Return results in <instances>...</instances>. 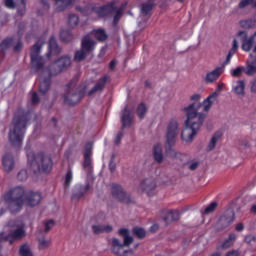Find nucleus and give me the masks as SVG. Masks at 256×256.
<instances>
[{"instance_id": "1", "label": "nucleus", "mask_w": 256, "mask_h": 256, "mask_svg": "<svg viewBox=\"0 0 256 256\" xmlns=\"http://www.w3.org/2000/svg\"><path fill=\"white\" fill-rule=\"evenodd\" d=\"M219 97V93L213 92L210 94L203 103L201 102H193L188 106L182 108L183 113L186 116V120L184 122V129L181 133L182 141L186 143H191L193 139H195V135L201 131V127L205 123V119H207V114L209 109L217 103V99ZM201 107H203V112H200Z\"/></svg>"}, {"instance_id": "2", "label": "nucleus", "mask_w": 256, "mask_h": 256, "mask_svg": "<svg viewBox=\"0 0 256 256\" xmlns=\"http://www.w3.org/2000/svg\"><path fill=\"white\" fill-rule=\"evenodd\" d=\"M41 51V46L35 44L31 50V64H32V72L38 73V75L42 76V80L40 82L39 91L42 95H45L49 89H51V77L54 75H49L47 72V68H45V60L40 57L39 53Z\"/></svg>"}, {"instance_id": "3", "label": "nucleus", "mask_w": 256, "mask_h": 256, "mask_svg": "<svg viewBox=\"0 0 256 256\" xmlns=\"http://www.w3.org/2000/svg\"><path fill=\"white\" fill-rule=\"evenodd\" d=\"M25 187L16 186L10 188L4 195L3 201L12 215H17L25 205Z\"/></svg>"}, {"instance_id": "4", "label": "nucleus", "mask_w": 256, "mask_h": 256, "mask_svg": "<svg viewBox=\"0 0 256 256\" xmlns=\"http://www.w3.org/2000/svg\"><path fill=\"white\" fill-rule=\"evenodd\" d=\"M27 121H29V117L25 114L15 116L12 120L9 132V142L13 147H21L23 137H25V131H27Z\"/></svg>"}, {"instance_id": "5", "label": "nucleus", "mask_w": 256, "mask_h": 256, "mask_svg": "<svg viewBox=\"0 0 256 256\" xmlns=\"http://www.w3.org/2000/svg\"><path fill=\"white\" fill-rule=\"evenodd\" d=\"M88 87L89 84L87 82L77 87V81H71L67 85L66 93L64 94V103L66 105H77L83 99Z\"/></svg>"}, {"instance_id": "6", "label": "nucleus", "mask_w": 256, "mask_h": 256, "mask_svg": "<svg viewBox=\"0 0 256 256\" xmlns=\"http://www.w3.org/2000/svg\"><path fill=\"white\" fill-rule=\"evenodd\" d=\"M28 160L30 161V169L33 173H41V171L47 173L51 171V167H53L51 156L43 152L29 156Z\"/></svg>"}, {"instance_id": "7", "label": "nucleus", "mask_w": 256, "mask_h": 256, "mask_svg": "<svg viewBox=\"0 0 256 256\" xmlns=\"http://www.w3.org/2000/svg\"><path fill=\"white\" fill-rule=\"evenodd\" d=\"M120 237H123L124 242L121 243V240L117 238H112L111 242V251L114 255L125 256L127 253H132L131 250H123V247H129L133 243V237L129 235V229L122 228L118 231Z\"/></svg>"}, {"instance_id": "8", "label": "nucleus", "mask_w": 256, "mask_h": 256, "mask_svg": "<svg viewBox=\"0 0 256 256\" xmlns=\"http://www.w3.org/2000/svg\"><path fill=\"white\" fill-rule=\"evenodd\" d=\"M7 226L13 230L10 231L8 237L5 238V241L9 238L14 239V241H22V239L27 237V230H25V222H23V220H10Z\"/></svg>"}, {"instance_id": "9", "label": "nucleus", "mask_w": 256, "mask_h": 256, "mask_svg": "<svg viewBox=\"0 0 256 256\" xmlns=\"http://www.w3.org/2000/svg\"><path fill=\"white\" fill-rule=\"evenodd\" d=\"M71 67V56H62L51 65L44 67L48 75H59Z\"/></svg>"}, {"instance_id": "10", "label": "nucleus", "mask_w": 256, "mask_h": 256, "mask_svg": "<svg viewBox=\"0 0 256 256\" xmlns=\"http://www.w3.org/2000/svg\"><path fill=\"white\" fill-rule=\"evenodd\" d=\"M179 131H181L179 128V122L175 119L170 120L167 125L165 134L164 143H166V147H175V144L177 143V137L179 136Z\"/></svg>"}, {"instance_id": "11", "label": "nucleus", "mask_w": 256, "mask_h": 256, "mask_svg": "<svg viewBox=\"0 0 256 256\" xmlns=\"http://www.w3.org/2000/svg\"><path fill=\"white\" fill-rule=\"evenodd\" d=\"M112 195L115 199H118L120 203H125L126 205H129L130 203H133V200H131V196L123 190V187L119 184H112Z\"/></svg>"}, {"instance_id": "12", "label": "nucleus", "mask_w": 256, "mask_h": 256, "mask_svg": "<svg viewBox=\"0 0 256 256\" xmlns=\"http://www.w3.org/2000/svg\"><path fill=\"white\" fill-rule=\"evenodd\" d=\"M235 221V212L233 209H228L225 211L224 215L220 217L217 227L221 231L223 229H227L231 223Z\"/></svg>"}, {"instance_id": "13", "label": "nucleus", "mask_w": 256, "mask_h": 256, "mask_svg": "<svg viewBox=\"0 0 256 256\" xmlns=\"http://www.w3.org/2000/svg\"><path fill=\"white\" fill-rule=\"evenodd\" d=\"M121 123H122V129H127V127H131L133 123V110L129 109V106H126L122 110Z\"/></svg>"}, {"instance_id": "14", "label": "nucleus", "mask_w": 256, "mask_h": 256, "mask_svg": "<svg viewBox=\"0 0 256 256\" xmlns=\"http://www.w3.org/2000/svg\"><path fill=\"white\" fill-rule=\"evenodd\" d=\"M236 37L240 39L242 43V49L243 51L249 52L251 49H253L252 42H251V36L249 37V34L247 31H239L236 34Z\"/></svg>"}, {"instance_id": "15", "label": "nucleus", "mask_w": 256, "mask_h": 256, "mask_svg": "<svg viewBox=\"0 0 256 256\" xmlns=\"http://www.w3.org/2000/svg\"><path fill=\"white\" fill-rule=\"evenodd\" d=\"M157 188V182L153 178H146L140 183L141 191H145L147 195H153V191Z\"/></svg>"}, {"instance_id": "16", "label": "nucleus", "mask_w": 256, "mask_h": 256, "mask_svg": "<svg viewBox=\"0 0 256 256\" xmlns=\"http://www.w3.org/2000/svg\"><path fill=\"white\" fill-rule=\"evenodd\" d=\"M225 71V66L220 65L216 67L214 70L208 72L205 76V81L206 83H215L217 79L221 77V74L224 73Z\"/></svg>"}, {"instance_id": "17", "label": "nucleus", "mask_w": 256, "mask_h": 256, "mask_svg": "<svg viewBox=\"0 0 256 256\" xmlns=\"http://www.w3.org/2000/svg\"><path fill=\"white\" fill-rule=\"evenodd\" d=\"M109 79V76L105 75L101 77L94 87L91 88V90L87 93L88 97H93L96 93H101L103 89H105V85H107V81Z\"/></svg>"}, {"instance_id": "18", "label": "nucleus", "mask_w": 256, "mask_h": 256, "mask_svg": "<svg viewBox=\"0 0 256 256\" xmlns=\"http://www.w3.org/2000/svg\"><path fill=\"white\" fill-rule=\"evenodd\" d=\"M41 199H43L41 193L30 191L25 196L24 202L26 201L27 205H29L30 207H35L39 205V203H41Z\"/></svg>"}, {"instance_id": "19", "label": "nucleus", "mask_w": 256, "mask_h": 256, "mask_svg": "<svg viewBox=\"0 0 256 256\" xmlns=\"http://www.w3.org/2000/svg\"><path fill=\"white\" fill-rule=\"evenodd\" d=\"M113 11H117V6H115V3L107 4L94 9V13H97L98 17H107V15H113Z\"/></svg>"}, {"instance_id": "20", "label": "nucleus", "mask_w": 256, "mask_h": 256, "mask_svg": "<svg viewBox=\"0 0 256 256\" xmlns=\"http://www.w3.org/2000/svg\"><path fill=\"white\" fill-rule=\"evenodd\" d=\"M2 165L5 173H11L15 169V158L11 153H7L2 158Z\"/></svg>"}, {"instance_id": "21", "label": "nucleus", "mask_w": 256, "mask_h": 256, "mask_svg": "<svg viewBox=\"0 0 256 256\" xmlns=\"http://www.w3.org/2000/svg\"><path fill=\"white\" fill-rule=\"evenodd\" d=\"M91 189V184L87 183L85 186H77L72 194L73 201H79L81 197H85L87 192Z\"/></svg>"}, {"instance_id": "22", "label": "nucleus", "mask_w": 256, "mask_h": 256, "mask_svg": "<svg viewBox=\"0 0 256 256\" xmlns=\"http://www.w3.org/2000/svg\"><path fill=\"white\" fill-rule=\"evenodd\" d=\"M96 42L91 38L90 35H86L82 39L81 49H83L86 53L90 54L93 49H95Z\"/></svg>"}, {"instance_id": "23", "label": "nucleus", "mask_w": 256, "mask_h": 256, "mask_svg": "<svg viewBox=\"0 0 256 256\" xmlns=\"http://www.w3.org/2000/svg\"><path fill=\"white\" fill-rule=\"evenodd\" d=\"M164 147L166 150V153L168 157H171V159H178L179 161L183 162L185 159H187V155L181 154L173 149V146L168 147L167 142H164Z\"/></svg>"}, {"instance_id": "24", "label": "nucleus", "mask_w": 256, "mask_h": 256, "mask_svg": "<svg viewBox=\"0 0 256 256\" xmlns=\"http://www.w3.org/2000/svg\"><path fill=\"white\" fill-rule=\"evenodd\" d=\"M179 219H181V216L179 215V211L170 210L165 214L163 221L165 222L166 225H171V223H177Z\"/></svg>"}, {"instance_id": "25", "label": "nucleus", "mask_w": 256, "mask_h": 256, "mask_svg": "<svg viewBox=\"0 0 256 256\" xmlns=\"http://www.w3.org/2000/svg\"><path fill=\"white\" fill-rule=\"evenodd\" d=\"M49 53H47V57L49 55H59L61 53V47L57 44V39L55 37H51L48 44Z\"/></svg>"}, {"instance_id": "26", "label": "nucleus", "mask_w": 256, "mask_h": 256, "mask_svg": "<svg viewBox=\"0 0 256 256\" xmlns=\"http://www.w3.org/2000/svg\"><path fill=\"white\" fill-rule=\"evenodd\" d=\"M92 231L94 235H101V233H111L113 231V226L111 225H92Z\"/></svg>"}, {"instance_id": "27", "label": "nucleus", "mask_w": 256, "mask_h": 256, "mask_svg": "<svg viewBox=\"0 0 256 256\" xmlns=\"http://www.w3.org/2000/svg\"><path fill=\"white\" fill-rule=\"evenodd\" d=\"M91 35H93L95 39H97V41H100V43H103L105 42L106 39H109V35H107V31H105V29L103 28L93 30L91 32Z\"/></svg>"}, {"instance_id": "28", "label": "nucleus", "mask_w": 256, "mask_h": 256, "mask_svg": "<svg viewBox=\"0 0 256 256\" xmlns=\"http://www.w3.org/2000/svg\"><path fill=\"white\" fill-rule=\"evenodd\" d=\"M148 1V3H143L141 5V15L147 16L150 15L151 11H153V7L155 6V0H142Z\"/></svg>"}, {"instance_id": "29", "label": "nucleus", "mask_w": 256, "mask_h": 256, "mask_svg": "<svg viewBox=\"0 0 256 256\" xmlns=\"http://www.w3.org/2000/svg\"><path fill=\"white\" fill-rule=\"evenodd\" d=\"M18 255L19 256H35L33 254V250L31 249V245H29V243L27 242L19 246Z\"/></svg>"}, {"instance_id": "30", "label": "nucleus", "mask_w": 256, "mask_h": 256, "mask_svg": "<svg viewBox=\"0 0 256 256\" xmlns=\"http://www.w3.org/2000/svg\"><path fill=\"white\" fill-rule=\"evenodd\" d=\"M223 137V134L221 132H216L212 138L210 139V142L207 145V151H213L215 147H217V143L219 142V139Z\"/></svg>"}, {"instance_id": "31", "label": "nucleus", "mask_w": 256, "mask_h": 256, "mask_svg": "<svg viewBox=\"0 0 256 256\" xmlns=\"http://www.w3.org/2000/svg\"><path fill=\"white\" fill-rule=\"evenodd\" d=\"M234 93L239 97H245V81L240 80L236 82V86H234Z\"/></svg>"}, {"instance_id": "32", "label": "nucleus", "mask_w": 256, "mask_h": 256, "mask_svg": "<svg viewBox=\"0 0 256 256\" xmlns=\"http://www.w3.org/2000/svg\"><path fill=\"white\" fill-rule=\"evenodd\" d=\"M44 5H47V3L44 0H41ZM71 3V0H56V11H65L67 7H69V4Z\"/></svg>"}, {"instance_id": "33", "label": "nucleus", "mask_w": 256, "mask_h": 256, "mask_svg": "<svg viewBox=\"0 0 256 256\" xmlns=\"http://www.w3.org/2000/svg\"><path fill=\"white\" fill-rule=\"evenodd\" d=\"M153 156L156 162L163 163V148H161V145L154 146Z\"/></svg>"}, {"instance_id": "34", "label": "nucleus", "mask_w": 256, "mask_h": 256, "mask_svg": "<svg viewBox=\"0 0 256 256\" xmlns=\"http://www.w3.org/2000/svg\"><path fill=\"white\" fill-rule=\"evenodd\" d=\"M255 73H256V57L252 58L251 60H248L247 68L245 71L246 75H255Z\"/></svg>"}, {"instance_id": "35", "label": "nucleus", "mask_w": 256, "mask_h": 256, "mask_svg": "<svg viewBox=\"0 0 256 256\" xmlns=\"http://www.w3.org/2000/svg\"><path fill=\"white\" fill-rule=\"evenodd\" d=\"M83 169L84 171H86V173H88V175H91V173H93L91 156H84Z\"/></svg>"}, {"instance_id": "36", "label": "nucleus", "mask_w": 256, "mask_h": 256, "mask_svg": "<svg viewBox=\"0 0 256 256\" xmlns=\"http://www.w3.org/2000/svg\"><path fill=\"white\" fill-rule=\"evenodd\" d=\"M239 25L242 29H253L255 27V21L253 18L240 20Z\"/></svg>"}, {"instance_id": "37", "label": "nucleus", "mask_w": 256, "mask_h": 256, "mask_svg": "<svg viewBox=\"0 0 256 256\" xmlns=\"http://www.w3.org/2000/svg\"><path fill=\"white\" fill-rule=\"evenodd\" d=\"M126 7H127V3H124L122 4L121 9H117L116 7V11L112 12V13H115L114 20H113L114 25H117L119 23V19L123 17V9H125Z\"/></svg>"}, {"instance_id": "38", "label": "nucleus", "mask_w": 256, "mask_h": 256, "mask_svg": "<svg viewBox=\"0 0 256 256\" xmlns=\"http://www.w3.org/2000/svg\"><path fill=\"white\" fill-rule=\"evenodd\" d=\"M132 233L134 235V237H137V239H145L147 232L145 231V229L141 228V227H134L132 229Z\"/></svg>"}, {"instance_id": "39", "label": "nucleus", "mask_w": 256, "mask_h": 256, "mask_svg": "<svg viewBox=\"0 0 256 256\" xmlns=\"http://www.w3.org/2000/svg\"><path fill=\"white\" fill-rule=\"evenodd\" d=\"M136 113L139 119H145V114L147 113V105L145 103L139 104Z\"/></svg>"}, {"instance_id": "40", "label": "nucleus", "mask_w": 256, "mask_h": 256, "mask_svg": "<svg viewBox=\"0 0 256 256\" xmlns=\"http://www.w3.org/2000/svg\"><path fill=\"white\" fill-rule=\"evenodd\" d=\"M87 55H89L88 52H86V50H83V48H81L75 53L74 59L75 61H78V62L85 61V59L87 58Z\"/></svg>"}, {"instance_id": "41", "label": "nucleus", "mask_w": 256, "mask_h": 256, "mask_svg": "<svg viewBox=\"0 0 256 256\" xmlns=\"http://www.w3.org/2000/svg\"><path fill=\"white\" fill-rule=\"evenodd\" d=\"M68 25L72 29L77 27V25H79V16H77L75 14H70L68 17Z\"/></svg>"}, {"instance_id": "42", "label": "nucleus", "mask_w": 256, "mask_h": 256, "mask_svg": "<svg viewBox=\"0 0 256 256\" xmlns=\"http://www.w3.org/2000/svg\"><path fill=\"white\" fill-rule=\"evenodd\" d=\"M60 38L62 39V41H64L65 43H71V41H73V34H71V32L67 31V30H63L60 33Z\"/></svg>"}, {"instance_id": "43", "label": "nucleus", "mask_w": 256, "mask_h": 256, "mask_svg": "<svg viewBox=\"0 0 256 256\" xmlns=\"http://www.w3.org/2000/svg\"><path fill=\"white\" fill-rule=\"evenodd\" d=\"M235 239H237V236L235 234H230L229 238L223 242L222 249H229V247H232Z\"/></svg>"}, {"instance_id": "44", "label": "nucleus", "mask_w": 256, "mask_h": 256, "mask_svg": "<svg viewBox=\"0 0 256 256\" xmlns=\"http://www.w3.org/2000/svg\"><path fill=\"white\" fill-rule=\"evenodd\" d=\"M50 243L51 242L49 240L45 239V237L38 238L39 249H47V247H49Z\"/></svg>"}, {"instance_id": "45", "label": "nucleus", "mask_w": 256, "mask_h": 256, "mask_svg": "<svg viewBox=\"0 0 256 256\" xmlns=\"http://www.w3.org/2000/svg\"><path fill=\"white\" fill-rule=\"evenodd\" d=\"M245 71H247L245 69V67L239 66L231 71V75H232V77H241V75H243V73H245Z\"/></svg>"}, {"instance_id": "46", "label": "nucleus", "mask_w": 256, "mask_h": 256, "mask_svg": "<svg viewBox=\"0 0 256 256\" xmlns=\"http://www.w3.org/2000/svg\"><path fill=\"white\" fill-rule=\"evenodd\" d=\"M93 155V143L88 142L84 149V157H91Z\"/></svg>"}, {"instance_id": "47", "label": "nucleus", "mask_w": 256, "mask_h": 256, "mask_svg": "<svg viewBox=\"0 0 256 256\" xmlns=\"http://www.w3.org/2000/svg\"><path fill=\"white\" fill-rule=\"evenodd\" d=\"M217 202H212L210 205H208L204 210V215H209L210 213H213L217 209Z\"/></svg>"}, {"instance_id": "48", "label": "nucleus", "mask_w": 256, "mask_h": 256, "mask_svg": "<svg viewBox=\"0 0 256 256\" xmlns=\"http://www.w3.org/2000/svg\"><path fill=\"white\" fill-rule=\"evenodd\" d=\"M45 226V233H49L54 227H55V221L54 220H48L44 223Z\"/></svg>"}, {"instance_id": "49", "label": "nucleus", "mask_w": 256, "mask_h": 256, "mask_svg": "<svg viewBox=\"0 0 256 256\" xmlns=\"http://www.w3.org/2000/svg\"><path fill=\"white\" fill-rule=\"evenodd\" d=\"M11 45H13V38H8V39H5V40L0 44V48H1V49H9V47H11Z\"/></svg>"}, {"instance_id": "50", "label": "nucleus", "mask_w": 256, "mask_h": 256, "mask_svg": "<svg viewBox=\"0 0 256 256\" xmlns=\"http://www.w3.org/2000/svg\"><path fill=\"white\" fill-rule=\"evenodd\" d=\"M249 5H253V0H241L238 4V9H245Z\"/></svg>"}, {"instance_id": "51", "label": "nucleus", "mask_w": 256, "mask_h": 256, "mask_svg": "<svg viewBox=\"0 0 256 256\" xmlns=\"http://www.w3.org/2000/svg\"><path fill=\"white\" fill-rule=\"evenodd\" d=\"M28 177L27 170H21L17 175L19 181H27Z\"/></svg>"}, {"instance_id": "52", "label": "nucleus", "mask_w": 256, "mask_h": 256, "mask_svg": "<svg viewBox=\"0 0 256 256\" xmlns=\"http://www.w3.org/2000/svg\"><path fill=\"white\" fill-rule=\"evenodd\" d=\"M115 169H117V164L115 163V155H112L109 162V170L111 173H115Z\"/></svg>"}, {"instance_id": "53", "label": "nucleus", "mask_w": 256, "mask_h": 256, "mask_svg": "<svg viewBox=\"0 0 256 256\" xmlns=\"http://www.w3.org/2000/svg\"><path fill=\"white\" fill-rule=\"evenodd\" d=\"M245 243H247V245H255L256 243V238L253 235H248L245 237Z\"/></svg>"}, {"instance_id": "54", "label": "nucleus", "mask_w": 256, "mask_h": 256, "mask_svg": "<svg viewBox=\"0 0 256 256\" xmlns=\"http://www.w3.org/2000/svg\"><path fill=\"white\" fill-rule=\"evenodd\" d=\"M31 101H32V105H39V102L41 100L39 99V95L36 92L32 93Z\"/></svg>"}, {"instance_id": "55", "label": "nucleus", "mask_w": 256, "mask_h": 256, "mask_svg": "<svg viewBox=\"0 0 256 256\" xmlns=\"http://www.w3.org/2000/svg\"><path fill=\"white\" fill-rule=\"evenodd\" d=\"M237 49H239V42H237V39H234L232 42V48L230 49V53H236Z\"/></svg>"}, {"instance_id": "56", "label": "nucleus", "mask_w": 256, "mask_h": 256, "mask_svg": "<svg viewBox=\"0 0 256 256\" xmlns=\"http://www.w3.org/2000/svg\"><path fill=\"white\" fill-rule=\"evenodd\" d=\"M199 167V161H195L192 163H188V169L189 171H196V169Z\"/></svg>"}, {"instance_id": "57", "label": "nucleus", "mask_w": 256, "mask_h": 256, "mask_svg": "<svg viewBox=\"0 0 256 256\" xmlns=\"http://www.w3.org/2000/svg\"><path fill=\"white\" fill-rule=\"evenodd\" d=\"M72 179H73V173L71 171L67 172L66 178H65V183L67 186L70 185Z\"/></svg>"}, {"instance_id": "58", "label": "nucleus", "mask_w": 256, "mask_h": 256, "mask_svg": "<svg viewBox=\"0 0 256 256\" xmlns=\"http://www.w3.org/2000/svg\"><path fill=\"white\" fill-rule=\"evenodd\" d=\"M250 39H251L252 47L254 45L253 53H256V31L252 36H250Z\"/></svg>"}, {"instance_id": "59", "label": "nucleus", "mask_w": 256, "mask_h": 256, "mask_svg": "<svg viewBox=\"0 0 256 256\" xmlns=\"http://www.w3.org/2000/svg\"><path fill=\"white\" fill-rule=\"evenodd\" d=\"M5 5L8 9H15V1L13 0H5Z\"/></svg>"}, {"instance_id": "60", "label": "nucleus", "mask_w": 256, "mask_h": 256, "mask_svg": "<svg viewBox=\"0 0 256 256\" xmlns=\"http://www.w3.org/2000/svg\"><path fill=\"white\" fill-rule=\"evenodd\" d=\"M121 139H123V132H119L116 135V138H115V141H114L115 145H120Z\"/></svg>"}, {"instance_id": "61", "label": "nucleus", "mask_w": 256, "mask_h": 256, "mask_svg": "<svg viewBox=\"0 0 256 256\" xmlns=\"http://www.w3.org/2000/svg\"><path fill=\"white\" fill-rule=\"evenodd\" d=\"M76 10L80 11V13H82V15H89V9H87V8H81V6H77Z\"/></svg>"}, {"instance_id": "62", "label": "nucleus", "mask_w": 256, "mask_h": 256, "mask_svg": "<svg viewBox=\"0 0 256 256\" xmlns=\"http://www.w3.org/2000/svg\"><path fill=\"white\" fill-rule=\"evenodd\" d=\"M190 99L194 101V103H199V101L201 100V94H193Z\"/></svg>"}, {"instance_id": "63", "label": "nucleus", "mask_w": 256, "mask_h": 256, "mask_svg": "<svg viewBox=\"0 0 256 256\" xmlns=\"http://www.w3.org/2000/svg\"><path fill=\"white\" fill-rule=\"evenodd\" d=\"M250 91L251 93H256V79L250 82Z\"/></svg>"}, {"instance_id": "64", "label": "nucleus", "mask_w": 256, "mask_h": 256, "mask_svg": "<svg viewBox=\"0 0 256 256\" xmlns=\"http://www.w3.org/2000/svg\"><path fill=\"white\" fill-rule=\"evenodd\" d=\"M226 256H239V251L232 250L226 254Z\"/></svg>"}]
</instances>
